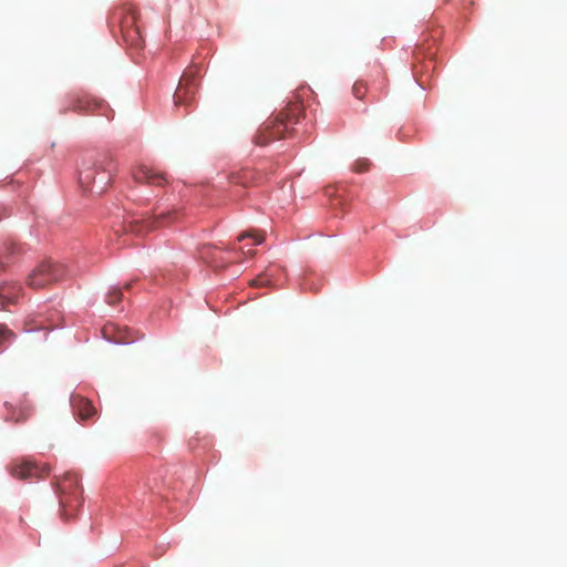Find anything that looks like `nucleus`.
I'll return each instance as SVG.
<instances>
[{
    "label": "nucleus",
    "instance_id": "f257e3e1",
    "mask_svg": "<svg viewBox=\"0 0 567 567\" xmlns=\"http://www.w3.org/2000/svg\"><path fill=\"white\" fill-rule=\"evenodd\" d=\"M116 168L115 159L110 154L95 162H84L79 174L80 184L84 188L102 194L111 183Z\"/></svg>",
    "mask_w": 567,
    "mask_h": 567
},
{
    "label": "nucleus",
    "instance_id": "f03ea898",
    "mask_svg": "<svg viewBox=\"0 0 567 567\" xmlns=\"http://www.w3.org/2000/svg\"><path fill=\"white\" fill-rule=\"evenodd\" d=\"M299 104L280 112L277 116L268 118L258 130L254 142L259 146L268 145L270 142L289 136L291 126L297 123Z\"/></svg>",
    "mask_w": 567,
    "mask_h": 567
},
{
    "label": "nucleus",
    "instance_id": "7ed1b4c3",
    "mask_svg": "<svg viewBox=\"0 0 567 567\" xmlns=\"http://www.w3.org/2000/svg\"><path fill=\"white\" fill-rule=\"evenodd\" d=\"M56 493L59 494L61 515L65 518L72 516L82 502V488L78 475L65 473L56 483Z\"/></svg>",
    "mask_w": 567,
    "mask_h": 567
},
{
    "label": "nucleus",
    "instance_id": "20e7f679",
    "mask_svg": "<svg viewBox=\"0 0 567 567\" xmlns=\"http://www.w3.org/2000/svg\"><path fill=\"white\" fill-rule=\"evenodd\" d=\"M65 267L53 261L41 262L29 276L27 284L33 289L44 288L65 277Z\"/></svg>",
    "mask_w": 567,
    "mask_h": 567
},
{
    "label": "nucleus",
    "instance_id": "39448f33",
    "mask_svg": "<svg viewBox=\"0 0 567 567\" xmlns=\"http://www.w3.org/2000/svg\"><path fill=\"white\" fill-rule=\"evenodd\" d=\"M181 214L176 209L163 210L156 206L152 216L142 220H133L128 224V231L143 234L159 226H167L178 220Z\"/></svg>",
    "mask_w": 567,
    "mask_h": 567
},
{
    "label": "nucleus",
    "instance_id": "423d86ee",
    "mask_svg": "<svg viewBox=\"0 0 567 567\" xmlns=\"http://www.w3.org/2000/svg\"><path fill=\"white\" fill-rule=\"evenodd\" d=\"M121 25L123 39L132 47L140 48L143 44V38L137 25V16L133 8L123 9L114 14Z\"/></svg>",
    "mask_w": 567,
    "mask_h": 567
},
{
    "label": "nucleus",
    "instance_id": "0eeeda50",
    "mask_svg": "<svg viewBox=\"0 0 567 567\" xmlns=\"http://www.w3.org/2000/svg\"><path fill=\"white\" fill-rule=\"evenodd\" d=\"M11 474L19 480L43 478L49 474V467L30 460H23L12 465Z\"/></svg>",
    "mask_w": 567,
    "mask_h": 567
},
{
    "label": "nucleus",
    "instance_id": "6e6552de",
    "mask_svg": "<svg viewBox=\"0 0 567 567\" xmlns=\"http://www.w3.org/2000/svg\"><path fill=\"white\" fill-rule=\"evenodd\" d=\"M197 70H187L181 78L178 87L175 92V104L186 103L193 99L197 87Z\"/></svg>",
    "mask_w": 567,
    "mask_h": 567
},
{
    "label": "nucleus",
    "instance_id": "1a4fd4ad",
    "mask_svg": "<svg viewBox=\"0 0 567 567\" xmlns=\"http://www.w3.org/2000/svg\"><path fill=\"white\" fill-rule=\"evenodd\" d=\"M133 178L138 184H148L154 186H163L167 181L164 173L157 172L145 165L137 167L133 172Z\"/></svg>",
    "mask_w": 567,
    "mask_h": 567
},
{
    "label": "nucleus",
    "instance_id": "9d476101",
    "mask_svg": "<svg viewBox=\"0 0 567 567\" xmlns=\"http://www.w3.org/2000/svg\"><path fill=\"white\" fill-rule=\"evenodd\" d=\"M71 406L81 421L92 420L96 415V410L91 401L80 394L71 396Z\"/></svg>",
    "mask_w": 567,
    "mask_h": 567
},
{
    "label": "nucleus",
    "instance_id": "9b49d317",
    "mask_svg": "<svg viewBox=\"0 0 567 567\" xmlns=\"http://www.w3.org/2000/svg\"><path fill=\"white\" fill-rule=\"evenodd\" d=\"M21 292V287L14 282L0 286V309L6 310L11 303L17 302Z\"/></svg>",
    "mask_w": 567,
    "mask_h": 567
},
{
    "label": "nucleus",
    "instance_id": "f8f14e48",
    "mask_svg": "<svg viewBox=\"0 0 567 567\" xmlns=\"http://www.w3.org/2000/svg\"><path fill=\"white\" fill-rule=\"evenodd\" d=\"M8 417L14 423L25 422L33 413V408L30 402H21L18 406L7 403Z\"/></svg>",
    "mask_w": 567,
    "mask_h": 567
},
{
    "label": "nucleus",
    "instance_id": "ddd939ff",
    "mask_svg": "<svg viewBox=\"0 0 567 567\" xmlns=\"http://www.w3.org/2000/svg\"><path fill=\"white\" fill-rule=\"evenodd\" d=\"M101 103L96 100L90 99L87 96L75 95L72 99L71 105L62 109L61 113H66L68 111H76V112H89L95 107H99Z\"/></svg>",
    "mask_w": 567,
    "mask_h": 567
},
{
    "label": "nucleus",
    "instance_id": "4468645a",
    "mask_svg": "<svg viewBox=\"0 0 567 567\" xmlns=\"http://www.w3.org/2000/svg\"><path fill=\"white\" fill-rule=\"evenodd\" d=\"M18 251V246L13 241H6L0 248V269L4 266V256L13 255Z\"/></svg>",
    "mask_w": 567,
    "mask_h": 567
},
{
    "label": "nucleus",
    "instance_id": "2eb2a0df",
    "mask_svg": "<svg viewBox=\"0 0 567 567\" xmlns=\"http://www.w3.org/2000/svg\"><path fill=\"white\" fill-rule=\"evenodd\" d=\"M368 91V85L363 81H357L352 86V94L355 99L362 100Z\"/></svg>",
    "mask_w": 567,
    "mask_h": 567
},
{
    "label": "nucleus",
    "instance_id": "dca6fc26",
    "mask_svg": "<svg viewBox=\"0 0 567 567\" xmlns=\"http://www.w3.org/2000/svg\"><path fill=\"white\" fill-rule=\"evenodd\" d=\"M123 293L118 288H112L106 295V302L111 306L116 305L120 300H122Z\"/></svg>",
    "mask_w": 567,
    "mask_h": 567
},
{
    "label": "nucleus",
    "instance_id": "f3484780",
    "mask_svg": "<svg viewBox=\"0 0 567 567\" xmlns=\"http://www.w3.org/2000/svg\"><path fill=\"white\" fill-rule=\"evenodd\" d=\"M252 238L255 245H260L264 241V236L255 231L243 233L238 236V240L241 241L245 238Z\"/></svg>",
    "mask_w": 567,
    "mask_h": 567
},
{
    "label": "nucleus",
    "instance_id": "a211bd4d",
    "mask_svg": "<svg viewBox=\"0 0 567 567\" xmlns=\"http://www.w3.org/2000/svg\"><path fill=\"white\" fill-rule=\"evenodd\" d=\"M13 336V332L10 331L7 327L0 324V344L11 338Z\"/></svg>",
    "mask_w": 567,
    "mask_h": 567
},
{
    "label": "nucleus",
    "instance_id": "6ab92c4d",
    "mask_svg": "<svg viewBox=\"0 0 567 567\" xmlns=\"http://www.w3.org/2000/svg\"><path fill=\"white\" fill-rule=\"evenodd\" d=\"M369 168V162L365 159L358 161L354 166L357 173L365 172Z\"/></svg>",
    "mask_w": 567,
    "mask_h": 567
},
{
    "label": "nucleus",
    "instance_id": "aec40b11",
    "mask_svg": "<svg viewBox=\"0 0 567 567\" xmlns=\"http://www.w3.org/2000/svg\"><path fill=\"white\" fill-rule=\"evenodd\" d=\"M267 282H268V280L266 278H264L262 276H259L258 278L252 280V285H255V286H264Z\"/></svg>",
    "mask_w": 567,
    "mask_h": 567
},
{
    "label": "nucleus",
    "instance_id": "412c9836",
    "mask_svg": "<svg viewBox=\"0 0 567 567\" xmlns=\"http://www.w3.org/2000/svg\"><path fill=\"white\" fill-rule=\"evenodd\" d=\"M240 178L239 177H233V183H240Z\"/></svg>",
    "mask_w": 567,
    "mask_h": 567
},
{
    "label": "nucleus",
    "instance_id": "4be33fe9",
    "mask_svg": "<svg viewBox=\"0 0 567 567\" xmlns=\"http://www.w3.org/2000/svg\"><path fill=\"white\" fill-rule=\"evenodd\" d=\"M247 254H249V255H254V250L249 249V250L247 251Z\"/></svg>",
    "mask_w": 567,
    "mask_h": 567
}]
</instances>
